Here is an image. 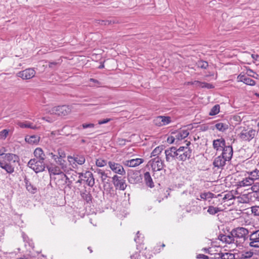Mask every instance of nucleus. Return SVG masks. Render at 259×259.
<instances>
[{"label":"nucleus","mask_w":259,"mask_h":259,"mask_svg":"<svg viewBox=\"0 0 259 259\" xmlns=\"http://www.w3.org/2000/svg\"><path fill=\"white\" fill-rule=\"evenodd\" d=\"M144 179L147 186L152 188L154 187V184L149 172H146L144 174Z\"/></svg>","instance_id":"23"},{"label":"nucleus","mask_w":259,"mask_h":259,"mask_svg":"<svg viewBox=\"0 0 259 259\" xmlns=\"http://www.w3.org/2000/svg\"><path fill=\"white\" fill-rule=\"evenodd\" d=\"M89 80L90 81L93 82L95 83L94 85L90 84V87H100L102 85V83L97 79H95L94 78H90Z\"/></svg>","instance_id":"49"},{"label":"nucleus","mask_w":259,"mask_h":259,"mask_svg":"<svg viewBox=\"0 0 259 259\" xmlns=\"http://www.w3.org/2000/svg\"><path fill=\"white\" fill-rule=\"evenodd\" d=\"M80 195L82 198L87 202H89L92 201V195L89 192H81Z\"/></svg>","instance_id":"38"},{"label":"nucleus","mask_w":259,"mask_h":259,"mask_svg":"<svg viewBox=\"0 0 259 259\" xmlns=\"http://www.w3.org/2000/svg\"><path fill=\"white\" fill-rule=\"evenodd\" d=\"M58 64V63L57 62H52L49 63V66L50 68H54Z\"/></svg>","instance_id":"62"},{"label":"nucleus","mask_w":259,"mask_h":259,"mask_svg":"<svg viewBox=\"0 0 259 259\" xmlns=\"http://www.w3.org/2000/svg\"><path fill=\"white\" fill-rule=\"evenodd\" d=\"M70 159H73V161L78 164L82 165L83 164L85 161L84 156L83 155H76V156L72 157L71 156H68V160L69 162H71V161Z\"/></svg>","instance_id":"24"},{"label":"nucleus","mask_w":259,"mask_h":259,"mask_svg":"<svg viewBox=\"0 0 259 259\" xmlns=\"http://www.w3.org/2000/svg\"><path fill=\"white\" fill-rule=\"evenodd\" d=\"M244 258H250L253 255V252L251 251H247L244 254Z\"/></svg>","instance_id":"58"},{"label":"nucleus","mask_w":259,"mask_h":259,"mask_svg":"<svg viewBox=\"0 0 259 259\" xmlns=\"http://www.w3.org/2000/svg\"><path fill=\"white\" fill-rule=\"evenodd\" d=\"M165 159L167 162H171L177 159L178 156V149L175 147H171L165 150Z\"/></svg>","instance_id":"10"},{"label":"nucleus","mask_w":259,"mask_h":259,"mask_svg":"<svg viewBox=\"0 0 259 259\" xmlns=\"http://www.w3.org/2000/svg\"><path fill=\"white\" fill-rule=\"evenodd\" d=\"M215 127L221 132H225L229 128V125L227 123L219 122L215 124Z\"/></svg>","instance_id":"34"},{"label":"nucleus","mask_w":259,"mask_h":259,"mask_svg":"<svg viewBox=\"0 0 259 259\" xmlns=\"http://www.w3.org/2000/svg\"><path fill=\"white\" fill-rule=\"evenodd\" d=\"M25 140L29 144H37L39 141L40 137L36 135L27 136Z\"/></svg>","instance_id":"27"},{"label":"nucleus","mask_w":259,"mask_h":259,"mask_svg":"<svg viewBox=\"0 0 259 259\" xmlns=\"http://www.w3.org/2000/svg\"><path fill=\"white\" fill-rule=\"evenodd\" d=\"M233 154L232 146H225L222 149L221 155L225 157L229 161L231 160Z\"/></svg>","instance_id":"15"},{"label":"nucleus","mask_w":259,"mask_h":259,"mask_svg":"<svg viewBox=\"0 0 259 259\" xmlns=\"http://www.w3.org/2000/svg\"><path fill=\"white\" fill-rule=\"evenodd\" d=\"M165 244L164 243H162L160 245H157L156 246H155L153 248V252L155 254L158 253L161 251V249L160 247H164Z\"/></svg>","instance_id":"53"},{"label":"nucleus","mask_w":259,"mask_h":259,"mask_svg":"<svg viewBox=\"0 0 259 259\" xmlns=\"http://www.w3.org/2000/svg\"><path fill=\"white\" fill-rule=\"evenodd\" d=\"M229 161L225 157L222 156L221 155L215 157L213 162V165L214 167L218 168L223 169L224 166L226 165V162Z\"/></svg>","instance_id":"14"},{"label":"nucleus","mask_w":259,"mask_h":259,"mask_svg":"<svg viewBox=\"0 0 259 259\" xmlns=\"http://www.w3.org/2000/svg\"><path fill=\"white\" fill-rule=\"evenodd\" d=\"M112 182L117 189L124 190L126 189V185L125 181L117 175H114L112 177Z\"/></svg>","instance_id":"11"},{"label":"nucleus","mask_w":259,"mask_h":259,"mask_svg":"<svg viewBox=\"0 0 259 259\" xmlns=\"http://www.w3.org/2000/svg\"><path fill=\"white\" fill-rule=\"evenodd\" d=\"M84 178H87L85 182L90 187H93L95 184V180L93 174L90 171H87L84 174Z\"/></svg>","instance_id":"25"},{"label":"nucleus","mask_w":259,"mask_h":259,"mask_svg":"<svg viewBox=\"0 0 259 259\" xmlns=\"http://www.w3.org/2000/svg\"><path fill=\"white\" fill-rule=\"evenodd\" d=\"M219 238L221 241L228 244L235 243L234 238L232 235H231V233H230V235H229L221 234L219 235Z\"/></svg>","instance_id":"22"},{"label":"nucleus","mask_w":259,"mask_h":259,"mask_svg":"<svg viewBox=\"0 0 259 259\" xmlns=\"http://www.w3.org/2000/svg\"><path fill=\"white\" fill-rule=\"evenodd\" d=\"M214 194L211 192H204L202 193H201L200 195V198H197V200H207L209 198H212L214 197Z\"/></svg>","instance_id":"35"},{"label":"nucleus","mask_w":259,"mask_h":259,"mask_svg":"<svg viewBox=\"0 0 259 259\" xmlns=\"http://www.w3.org/2000/svg\"><path fill=\"white\" fill-rule=\"evenodd\" d=\"M111 120V118H106V119H104L102 120H100L98 121V124H105V123L108 122L109 121H110Z\"/></svg>","instance_id":"57"},{"label":"nucleus","mask_w":259,"mask_h":259,"mask_svg":"<svg viewBox=\"0 0 259 259\" xmlns=\"http://www.w3.org/2000/svg\"><path fill=\"white\" fill-rule=\"evenodd\" d=\"M33 155L34 157L33 159L44 161H46V155L41 148H36L33 152Z\"/></svg>","instance_id":"17"},{"label":"nucleus","mask_w":259,"mask_h":259,"mask_svg":"<svg viewBox=\"0 0 259 259\" xmlns=\"http://www.w3.org/2000/svg\"><path fill=\"white\" fill-rule=\"evenodd\" d=\"M70 112V108L66 105L54 107L48 111V112L51 114L63 116L68 115Z\"/></svg>","instance_id":"5"},{"label":"nucleus","mask_w":259,"mask_h":259,"mask_svg":"<svg viewBox=\"0 0 259 259\" xmlns=\"http://www.w3.org/2000/svg\"><path fill=\"white\" fill-rule=\"evenodd\" d=\"M247 174L253 182L259 180V170L256 168L252 171L247 172Z\"/></svg>","instance_id":"30"},{"label":"nucleus","mask_w":259,"mask_h":259,"mask_svg":"<svg viewBox=\"0 0 259 259\" xmlns=\"http://www.w3.org/2000/svg\"><path fill=\"white\" fill-rule=\"evenodd\" d=\"M108 165L114 172L122 176L125 175V171L120 164L112 161H109Z\"/></svg>","instance_id":"12"},{"label":"nucleus","mask_w":259,"mask_h":259,"mask_svg":"<svg viewBox=\"0 0 259 259\" xmlns=\"http://www.w3.org/2000/svg\"><path fill=\"white\" fill-rule=\"evenodd\" d=\"M36 74V71L33 68H29L23 71L18 72L17 76L23 80L29 79L33 78Z\"/></svg>","instance_id":"9"},{"label":"nucleus","mask_w":259,"mask_h":259,"mask_svg":"<svg viewBox=\"0 0 259 259\" xmlns=\"http://www.w3.org/2000/svg\"><path fill=\"white\" fill-rule=\"evenodd\" d=\"M148 164L151 166L154 172V175H155V172L162 169L164 166V162L159 156H156L151 159L148 162Z\"/></svg>","instance_id":"7"},{"label":"nucleus","mask_w":259,"mask_h":259,"mask_svg":"<svg viewBox=\"0 0 259 259\" xmlns=\"http://www.w3.org/2000/svg\"><path fill=\"white\" fill-rule=\"evenodd\" d=\"M237 185L240 187L251 186L254 184L253 181L248 176L243 179L242 181L238 182Z\"/></svg>","instance_id":"26"},{"label":"nucleus","mask_w":259,"mask_h":259,"mask_svg":"<svg viewBox=\"0 0 259 259\" xmlns=\"http://www.w3.org/2000/svg\"><path fill=\"white\" fill-rule=\"evenodd\" d=\"M18 155L13 153H6L3 159L0 160V167L4 169L8 174H11L14 171L15 165L18 162Z\"/></svg>","instance_id":"1"},{"label":"nucleus","mask_w":259,"mask_h":259,"mask_svg":"<svg viewBox=\"0 0 259 259\" xmlns=\"http://www.w3.org/2000/svg\"><path fill=\"white\" fill-rule=\"evenodd\" d=\"M161 118H162L161 116L156 117L153 120L154 123L158 126H163Z\"/></svg>","instance_id":"47"},{"label":"nucleus","mask_w":259,"mask_h":259,"mask_svg":"<svg viewBox=\"0 0 259 259\" xmlns=\"http://www.w3.org/2000/svg\"><path fill=\"white\" fill-rule=\"evenodd\" d=\"M234 198L233 195L230 193H227L225 195L223 199L224 200H231Z\"/></svg>","instance_id":"56"},{"label":"nucleus","mask_w":259,"mask_h":259,"mask_svg":"<svg viewBox=\"0 0 259 259\" xmlns=\"http://www.w3.org/2000/svg\"><path fill=\"white\" fill-rule=\"evenodd\" d=\"M213 147L217 151L222 150L221 148H223L226 146V142L224 139L220 138L213 141Z\"/></svg>","instance_id":"19"},{"label":"nucleus","mask_w":259,"mask_h":259,"mask_svg":"<svg viewBox=\"0 0 259 259\" xmlns=\"http://www.w3.org/2000/svg\"><path fill=\"white\" fill-rule=\"evenodd\" d=\"M139 256V254L136 253L135 254H133V255H131V258L132 259H137Z\"/></svg>","instance_id":"64"},{"label":"nucleus","mask_w":259,"mask_h":259,"mask_svg":"<svg viewBox=\"0 0 259 259\" xmlns=\"http://www.w3.org/2000/svg\"><path fill=\"white\" fill-rule=\"evenodd\" d=\"M9 133V130L7 129H4L0 132V139H5L8 136Z\"/></svg>","instance_id":"50"},{"label":"nucleus","mask_w":259,"mask_h":259,"mask_svg":"<svg viewBox=\"0 0 259 259\" xmlns=\"http://www.w3.org/2000/svg\"><path fill=\"white\" fill-rule=\"evenodd\" d=\"M197 65L198 67L202 69H206L208 66V63L203 60L198 61Z\"/></svg>","instance_id":"43"},{"label":"nucleus","mask_w":259,"mask_h":259,"mask_svg":"<svg viewBox=\"0 0 259 259\" xmlns=\"http://www.w3.org/2000/svg\"><path fill=\"white\" fill-rule=\"evenodd\" d=\"M256 135V131L252 128H244L238 134V137L242 141L249 142L253 139Z\"/></svg>","instance_id":"6"},{"label":"nucleus","mask_w":259,"mask_h":259,"mask_svg":"<svg viewBox=\"0 0 259 259\" xmlns=\"http://www.w3.org/2000/svg\"><path fill=\"white\" fill-rule=\"evenodd\" d=\"M190 144L191 142L189 141L186 143V146H180L178 148V160L180 161H185L190 158L192 155V149L189 147Z\"/></svg>","instance_id":"3"},{"label":"nucleus","mask_w":259,"mask_h":259,"mask_svg":"<svg viewBox=\"0 0 259 259\" xmlns=\"http://www.w3.org/2000/svg\"><path fill=\"white\" fill-rule=\"evenodd\" d=\"M24 182L25 183L27 190L32 194H34L36 192V188L32 185L30 182L26 178L24 179Z\"/></svg>","instance_id":"29"},{"label":"nucleus","mask_w":259,"mask_h":259,"mask_svg":"<svg viewBox=\"0 0 259 259\" xmlns=\"http://www.w3.org/2000/svg\"><path fill=\"white\" fill-rule=\"evenodd\" d=\"M142 177L138 171H135L129 174L128 180L131 184H137L142 181Z\"/></svg>","instance_id":"16"},{"label":"nucleus","mask_w":259,"mask_h":259,"mask_svg":"<svg viewBox=\"0 0 259 259\" xmlns=\"http://www.w3.org/2000/svg\"><path fill=\"white\" fill-rule=\"evenodd\" d=\"M248 230L243 227H237L231 231L235 243L241 245L248 239Z\"/></svg>","instance_id":"2"},{"label":"nucleus","mask_w":259,"mask_h":259,"mask_svg":"<svg viewBox=\"0 0 259 259\" xmlns=\"http://www.w3.org/2000/svg\"><path fill=\"white\" fill-rule=\"evenodd\" d=\"M222 211V209L218 207H214L213 206H209L207 212L210 215H215L219 212Z\"/></svg>","instance_id":"37"},{"label":"nucleus","mask_w":259,"mask_h":259,"mask_svg":"<svg viewBox=\"0 0 259 259\" xmlns=\"http://www.w3.org/2000/svg\"><path fill=\"white\" fill-rule=\"evenodd\" d=\"M23 238L24 241H26L29 243L30 246L33 247L34 243L31 240H30L28 237L25 234L23 235Z\"/></svg>","instance_id":"52"},{"label":"nucleus","mask_w":259,"mask_h":259,"mask_svg":"<svg viewBox=\"0 0 259 259\" xmlns=\"http://www.w3.org/2000/svg\"><path fill=\"white\" fill-rule=\"evenodd\" d=\"M153 194L159 203L163 200L164 198L167 197V196L165 195L164 190L161 188L157 190H154L153 191Z\"/></svg>","instance_id":"21"},{"label":"nucleus","mask_w":259,"mask_h":259,"mask_svg":"<svg viewBox=\"0 0 259 259\" xmlns=\"http://www.w3.org/2000/svg\"><path fill=\"white\" fill-rule=\"evenodd\" d=\"M246 74L248 76L252 77L254 78H257L258 74H257L252 70L248 69L247 70Z\"/></svg>","instance_id":"48"},{"label":"nucleus","mask_w":259,"mask_h":259,"mask_svg":"<svg viewBox=\"0 0 259 259\" xmlns=\"http://www.w3.org/2000/svg\"><path fill=\"white\" fill-rule=\"evenodd\" d=\"M48 155L49 156H50L53 159H54L55 162H56V158H57V157H56L57 154H56V153L55 152H49L48 153Z\"/></svg>","instance_id":"59"},{"label":"nucleus","mask_w":259,"mask_h":259,"mask_svg":"<svg viewBox=\"0 0 259 259\" xmlns=\"http://www.w3.org/2000/svg\"><path fill=\"white\" fill-rule=\"evenodd\" d=\"M50 175H58L61 177V180L66 182L68 180V177L64 174L60 167L58 165H52L47 166Z\"/></svg>","instance_id":"8"},{"label":"nucleus","mask_w":259,"mask_h":259,"mask_svg":"<svg viewBox=\"0 0 259 259\" xmlns=\"http://www.w3.org/2000/svg\"><path fill=\"white\" fill-rule=\"evenodd\" d=\"M72 180H70L69 178H68V180H66V182H65V181H63V185H65V184H67V185H68V186H69L70 185H71V184H72Z\"/></svg>","instance_id":"63"},{"label":"nucleus","mask_w":259,"mask_h":259,"mask_svg":"<svg viewBox=\"0 0 259 259\" xmlns=\"http://www.w3.org/2000/svg\"><path fill=\"white\" fill-rule=\"evenodd\" d=\"M175 140H177L176 138V136L175 137L170 136L167 138V142L169 144H172L175 142Z\"/></svg>","instance_id":"55"},{"label":"nucleus","mask_w":259,"mask_h":259,"mask_svg":"<svg viewBox=\"0 0 259 259\" xmlns=\"http://www.w3.org/2000/svg\"><path fill=\"white\" fill-rule=\"evenodd\" d=\"M18 124L21 128H29L34 130L37 128L35 125H33V124L29 121H25L24 122H20Z\"/></svg>","instance_id":"33"},{"label":"nucleus","mask_w":259,"mask_h":259,"mask_svg":"<svg viewBox=\"0 0 259 259\" xmlns=\"http://www.w3.org/2000/svg\"><path fill=\"white\" fill-rule=\"evenodd\" d=\"M143 161L144 160L142 158H136L126 160L123 162V164L128 167H136L142 163Z\"/></svg>","instance_id":"20"},{"label":"nucleus","mask_w":259,"mask_h":259,"mask_svg":"<svg viewBox=\"0 0 259 259\" xmlns=\"http://www.w3.org/2000/svg\"><path fill=\"white\" fill-rule=\"evenodd\" d=\"M250 241H255L259 240V230L252 233L249 237Z\"/></svg>","instance_id":"40"},{"label":"nucleus","mask_w":259,"mask_h":259,"mask_svg":"<svg viewBox=\"0 0 259 259\" xmlns=\"http://www.w3.org/2000/svg\"><path fill=\"white\" fill-rule=\"evenodd\" d=\"M163 150L162 146H158L155 148L151 152V157H156L161 153Z\"/></svg>","instance_id":"41"},{"label":"nucleus","mask_w":259,"mask_h":259,"mask_svg":"<svg viewBox=\"0 0 259 259\" xmlns=\"http://www.w3.org/2000/svg\"><path fill=\"white\" fill-rule=\"evenodd\" d=\"M220 106L219 104L215 105L210 110L209 115L213 116L219 113Z\"/></svg>","instance_id":"39"},{"label":"nucleus","mask_w":259,"mask_h":259,"mask_svg":"<svg viewBox=\"0 0 259 259\" xmlns=\"http://www.w3.org/2000/svg\"><path fill=\"white\" fill-rule=\"evenodd\" d=\"M27 165L35 173L42 172L45 170L46 162L39 160L31 159L28 162Z\"/></svg>","instance_id":"4"},{"label":"nucleus","mask_w":259,"mask_h":259,"mask_svg":"<svg viewBox=\"0 0 259 259\" xmlns=\"http://www.w3.org/2000/svg\"><path fill=\"white\" fill-rule=\"evenodd\" d=\"M249 245L251 247L259 248V240L255 241H250L249 243Z\"/></svg>","instance_id":"54"},{"label":"nucleus","mask_w":259,"mask_h":259,"mask_svg":"<svg viewBox=\"0 0 259 259\" xmlns=\"http://www.w3.org/2000/svg\"><path fill=\"white\" fill-rule=\"evenodd\" d=\"M96 164L98 167H103L107 164V161L101 158H99L97 159Z\"/></svg>","instance_id":"44"},{"label":"nucleus","mask_w":259,"mask_h":259,"mask_svg":"<svg viewBox=\"0 0 259 259\" xmlns=\"http://www.w3.org/2000/svg\"><path fill=\"white\" fill-rule=\"evenodd\" d=\"M57 154L56 160L62 159L66 158V153L65 151L61 148L57 149V151H54Z\"/></svg>","instance_id":"32"},{"label":"nucleus","mask_w":259,"mask_h":259,"mask_svg":"<svg viewBox=\"0 0 259 259\" xmlns=\"http://www.w3.org/2000/svg\"><path fill=\"white\" fill-rule=\"evenodd\" d=\"M189 135V132L187 130H180L178 132L175 133L176 138L177 140H182L187 137Z\"/></svg>","instance_id":"28"},{"label":"nucleus","mask_w":259,"mask_h":259,"mask_svg":"<svg viewBox=\"0 0 259 259\" xmlns=\"http://www.w3.org/2000/svg\"><path fill=\"white\" fill-rule=\"evenodd\" d=\"M256 184H258V185H253L251 188L252 190L255 192L259 191V184L257 183Z\"/></svg>","instance_id":"61"},{"label":"nucleus","mask_w":259,"mask_h":259,"mask_svg":"<svg viewBox=\"0 0 259 259\" xmlns=\"http://www.w3.org/2000/svg\"><path fill=\"white\" fill-rule=\"evenodd\" d=\"M96 172L101 175V178L102 182H105L106 179L108 177L107 174L101 169H97Z\"/></svg>","instance_id":"42"},{"label":"nucleus","mask_w":259,"mask_h":259,"mask_svg":"<svg viewBox=\"0 0 259 259\" xmlns=\"http://www.w3.org/2000/svg\"><path fill=\"white\" fill-rule=\"evenodd\" d=\"M197 258L200 259H209V257L208 256L203 254H199L197 255Z\"/></svg>","instance_id":"60"},{"label":"nucleus","mask_w":259,"mask_h":259,"mask_svg":"<svg viewBox=\"0 0 259 259\" xmlns=\"http://www.w3.org/2000/svg\"><path fill=\"white\" fill-rule=\"evenodd\" d=\"M117 21L114 19H111L109 20H98L97 21V23L99 24L102 25H110L112 24L116 23Z\"/></svg>","instance_id":"36"},{"label":"nucleus","mask_w":259,"mask_h":259,"mask_svg":"<svg viewBox=\"0 0 259 259\" xmlns=\"http://www.w3.org/2000/svg\"><path fill=\"white\" fill-rule=\"evenodd\" d=\"M248 75L240 73L237 77L238 81L242 82L246 85L253 86L255 84V81L248 77Z\"/></svg>","instance_id":"13"},{"label":"nucleus","mask_w":259,"mask_h":259,"mask_svg":"<svg viewBox=\"0 0 259 259\" xmlns=\"http://www.w3.org/2000/svg\"><path fill=\"white\" fill-rule=\"evenodd\" d=\"M198 82V81H197ZM199 84H200L201 87L202 88H205L207 89H212L214 88V86L210 84L207 82H199Z\"/></svg>","instance_id":"51"},{"label":"nucleus","mask_w":259,"mask_h":259,"mask_svg":"<svg viewBox=\"0 0 259 259\" xmlns=\"http://www.w3.org/2000/svg\"><path fill=\"white\" fill-rule=\"evenodd\" d=\"M55 162L64 172L69 174V172L72 170L71 168L67 165L65 159L56 160Z\"/></svg>","instance_id":"18"},{"label":"nucleus","mask_w":259,"mask_h":259,"mask_svg":"<svg viewBox=\"0 0 259 259\" xmlns=\"http://www.w3.org/2000/svg\"><path fill=\"white\" fill-rule=\"evenodd\" d=\"M218 258L222 259H235V255L233 253L226 252V253H218Z\"/></svg>","instance_id":"31"},{"label":"nucleus","mask_w":259,"mask_h":259,"mask_svg":"<svg viewBox=\"0 0 259 259\" xmlns=\"http://www.w3.org/2000/svg\"><path fill=\"white\" fill-rule=\"evenodd\" d=\"M161 121L162 125H165L171 122V118L169 116H161Z\"/></svg>","instance_id":"45"},{"label":"nucleus","mask_w":259,"mask_h":259,"mask_svg":"<svg viewBox=\"0 0 259 259\" xmlns=\"http://www.w3.org/2000/svg\"><path fill=\"white\" fill-rule=\"evenodd\" d=\"M95 127V124L94 123H84L80 125L78 127V129L81 130V128H93Z\"/></svg>","instance_id":"46"}]
</instances>
